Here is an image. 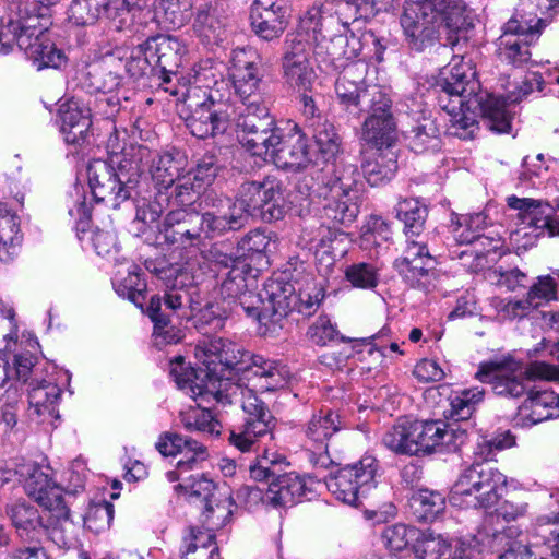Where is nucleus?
Instances as JSON below:
<instances>
[{
	"label": "nucleus",
	"mask_w": 559,
	"mask_h": 559,
	"mask_svg": "<svg viewBox=\"0 0 559 559\" xmlns=\"http://www.w3.org/2000/svg\"><path fill=\"white\" fill-rule=\"evenodd\" d=\"M475 76L472 67L461 61L452 66L441 87L438 102L452 116L453 128L469 129L474 126L475 114L479 112L487 129L508 133L511 130V116L507 105L520 103L535 91L542 92L545 84L542 74L533 72L504 97L480 93V84Z\"/></svg>",
	"instance_id": "1"
},
{
	"label": "nucleus",
	"mask_w": 559,
	"mask_h": 559,
	"mask_svg": "<svg viewBox=\"0 0 559 559\" xmlns=\"http://www.w3.org/2000/svg\"><path fill=\"white\" fill-rule=\"evenodd\" d=\"M183 162L178 152L159 154L146 146H131L121 153H112L110 163L102 159L91 162L87 167L88 185L96 202L117 209L132 198L145 165L162 192V189L174 186L183 170Z\"/></svg>",
	"instance_id": "2"
},
{
	"label": "nucleus",
	"mask_w": 559,
	"mask_h": 559,
	"mask_svg": "<svg viewBox=\"0 0 559 559\" xmlns=\"http://www.w3.org/2000/svg\"><path fill=\"white\" fill-rule=\"evenodd\" d=\"M250 272L248 264H239L222 273L217 299L236 317L245 314L257 321L262 334L266 318H275L276 321L287 312L290 288H282L281 283L271 282L264 286L263 293H258L254 277L247 278Z\"/></svg>",
	"instance_id": "3"
},
{
	"label": "nucleus",
	"mask_w": 559,
	"mask_h": 559,
	"mask_svg": "<svg viewBox=\"0 0 559 559\" xmlns=\"http://www.w3.org/2000/svg\"><path fill=\"white\" fill-rule=\"evenodd\" d=\"M195 357L205 366L206 377L216 376L217 366L252 373L260 391H275L287 385L289 370L277 361L251 354L240 345L223 337H206L195 346Z\"/></svg>",
	"instance_id": "4"
},
{
	"label": "nucleus",
	"mask_w": 559,
	"mask_h": 559,
	"mask_svg": "<svg viewBox=\"0 0 559 559\" xmlns=\"http://www.w3.org/2000/svg\"><path fill=\"white\" fill-rule=\"evenodd\" d=\"M465 4L461 0H405L400 23L409 49L423 52L440 40V28L465 27Z\"/></svg>",
	"instance_id": "5"
},
{
	"label": "nucleus",
	"mask_w": 559,
	"mask_h": 559,
	"mask_svg": "<svg viewBox=\"0 0 559 559\" xmlns=\"http://www.w3.org/2000/svg\"><path fill=\"white\" fill-rule=\"evenodd\" d=\"M359 178V171L353 164H328L322 169L314 191L328 201L324 205L328 217L343 225L356 218Z\"/></svg>",
	"instance_id": "6"
},
{
	"label": "nucleus",
	"mask_w": 559,
	"mask_h": 559,
	"mask_svg": "<svg viewBox=\"0 0 559 559\" xmlns=\"http://www.w3.org/2000/svg\"><path fill=\"white\" fill-rule=\"evenodd\" d=\"M506 476L489 464L473 463L454 483L450 503L460 508H490L506 486Z\"/></svg>",
	"instance_id": "7"
},
{
	"label": "nucleus",
	"mask_w": 559,
	"mask_h": 559,
	"mask_svg": "<svg viewBox=\"0 0 559 559\" xmlns=\"http://www.w3.org/2000/svg\"><path fill=\"white\" fill-rule=\"evenodd\" d=\"M476 378L490 383L497 395L519 397L527 391V382L531 380L559 379V369L540 361L524 369L519 361L506 360L501 364L481 365Z\"/></svg>",
	"instance_id": "8"
},
{
	"label": "nucleus",
	"mask_w": 559,
	"mask_h": 559,
	"mask_svg": "<svg viewBox=\"0 0 559 559\" xmlns=\"http://www.w3.org/2000/svg\"><path fill=\"white\" fill-rule=\"evenodd\" d=\"M546 22L536 16L513 14L502 26V34L497 39V57L507 64L521 68L531 61L530 46L540 37Z\"/></svg>",
	"instance_id": "9"
},
{
	"label": "nucleus",
	"mask_w": 559,
	"mask_h": 559,
	"mask_svg": "<svg viewBox=\"0 0 559 559\" xmlns=\"http://www.w3.org/2000/svg\"><path fill=\"white\" fill-rule=\"evenodd\" d=\"M379 464L376 457L365 455L325 480L329 491L340 501L358 506L362 499L376 498Z\"/></svg>",
	"instance_id": "10"
},
{
	"label": "nucleus",
	"mask_w": 559,
	"mask_h": 559,
	"mask_svg": "<svg viewBox=\"0 0 559 559\" xmlns=\"http://www.w3.org/2000/svg\"><path fill=\"white\" fill-rule=\"evenodd\" d=\"M285 190L286 187L281 178L267 175L261 180L241 183L235 201L247 217L260 215L264 221H277L285 213Z\"/></svg>",
	"instance_id": "11"
},
{
	"label": "nucleus",
	"mask_w": 559,
	"mask_h": 559,
	"mask_svg": "<svg viewBox=\"0 0 559 559\" xmlns=\"http://www.w3.org/2000/svg\"><path fill=\"white\" fill-rule=\"evenodd\" d=\"M241 395V407L248 417L243 424L230 429L228 442L240 452H250L262 438H273L275 418L252 389H242Z\"/></svg>",
	"instance_id": "12"
},
{
	"label": "nucleus",
	"mask_w": 559,
	"mask_h": 559,
	"mask_svg": "<svg viewBox=\"0 0 559 559\" xmlns=\"http://www.w3.org/2000/svg\"><path fill=\"white\" fill-rule=\"evenodd\" d=\"M236 124L239 141L252 155H265V144L276 140L274 132L278 127L263 99L241 103Z\"/></svg>",
	"instance_id": "13"
},
{
	"label": "nucleus",
	"mask_w": 559,
	"mask_h": 559,
	"mask_svg": "<svg viewBox=\"0 0 559 559\" xmlns=\"http://www.w3.org/2000/svg\"><path fill=\"white\" fill-rule=\"evenodd\" d=\"M312 46L305 34H288L284 41L281 59L284 82L299 91L310 92L317 79L311 63Z\"/></svg>",
	"instance_id": "14"
},
{
	"label": "nucleus",
	"mask_w": 559,
	"mask_h": 559,
	"mask_svg": "<svg viewBox=\"0 0 559 559\" xmlns=\"http://www.w3.org/2000/svg\"><path fill=\"white\" fill-rule=\"evenodd\" d=\"M217 93L218 90H211L205 99L195 104L186 118V126L193 136L206 139L223 134L229 128L234 114L233 105Z\"/></svg>",
	"instance_id": "15"
},
{
	"label": "nucleus",
	"mask_w": 559,
	"mask_h": 559,
	"mask_svg": "<svg viewBox=\"0 0 559 559\" xmlns=\"http://www.w3.org/2000/svg\"><path fill=\"white\" fill-rule=\"evenodd\" d=\"M344 428L340 415L331 409L313 414L304 428V447L310 453L309 460L316 467L329 468L333 460L328 448L331 438Z\"/></svg>",
	"instance_id": "16"
},
{
	"label": "nucleus",
	"mask_w": 559,
	"mask_h": 559,
	"mask_svg": "<svg viewBox=\"0 0 559 559\" xmlns=\"http://www.w3.org/2000/svg\"><path fill=\"white\" fill-rule=\"evenodd\" d=\"M393 265L409 287L425 293L435 287V259L423 241H406L402 257L397 258Z\"/></svg>",
	"instance_id": "17"
},
{
	"label": "nucleus",
	"mask_w": 559,
	"mask_h": 559,
	"mask_svg": "<svg viewBox=\"0 0 559 559\" xmlns=\"http://www.w3.org/2000/svg\"><path fill=\"white\" fill-rule=\"evenodd\" d=\"M274 135L276 140L265 144L266 154L260 157L282 168H299L308 162L307 139L298 124L289 126L287 131L278 127Z\"/></svg>",
	"instance_id": "18"
},
{
	"label": "nucleus",
	"mask_w": 559,
	"mask_h": 559,
	"mask_svg": "<svg viewBox=\"0 0 559 559\" xmlns=\"http://www.w3.org/2000/svg\"><path fill=\"white\" fill-rule=\"evenodd\" d=\"M376 103H372L367 110L369 117L362 126L361 139L367 144L381 150L389 147L395 139V123L390 112L391 100L383 93L374 94Z\"/></svg>",
	"instance_id": "19"
},
{
	"label": "nucleus",
	"mask_w": 559,
	"mask_h": 559,
	"mask_svg": "<svg viewBox=\"0 0 559 559\" xmlns=\"http://www.w3.org/2000/svg\"><path fill=\"white\" fill-rule=\"evenodd\" d=\"M418 455L435 451H451L459 448L465 438V430L443 420H416Z\"/></svg>",
	"instance_id": "20"
},
{
	"label": "nucleus",
	"mask_w": 559,
	"mask_h": 559,
	"mask_svg": "<svg viewBox=\"0 0 559 559\" xmlns=\"http://www.w3.org/2000/svg\"><path fill=\"white\" fill-rule=\"evenodd\" d=\"M205 238L212 239L223 236L228 231H236L247 224V215L242 209L230 198H215L212 201V210L202 214Z\"/></svg>",
	"instance_id": "21"
},
{
	"label": "nucleus",
	"mask_w": 559,
	"mask_h": 559,
	"mask_svg": "<svg viewBox=\"0 0 559 559\" xmlns=\"http://www.w3.org/2000/svg\"><path fill=\"white\" fill-rule=\"evenodd\" d=\"M144 63L159 67L164 73L163 82H170L168 73L175 72L186 52L185 46L176 37L157 35L148 38L142 46Z\"/></svg>",
	"instance_id": "22"
},
{
	"label": "nucleus",
	"mask_w": 559,
	"mask_h": 559,
	"mask_svg": "<svg viewBox=\"0 0 559 559\" xmlns=\"http://www.w3.org/2000/svg\"><path fill=\"white\" fill-rule=\"evenodd\" d=\"M156 450L164 456L182 455L178 461L179 471H193L200 463L209 457L207 448L192 439L176 432H164L155 443Z\"/></svg>",
	"instance_id": "23"
},
{
	"label": "nucleus",
	"mask_w": 559,
	"mask_h": 559,
	"mask_svg": "<svg viewBox=\"0 0 559 559\" xmlns=\"http://www.w3.org/2000/svg\"><path fill=\"white\" fill-rule=\"evenodd\" d=\"M508 206L518 211V219L522 225L532 227L548 236H559V214L548 204L539 201L511 195L507 199Z\"/></svg>",
	"instance_id": "24"
},
{
	"label": "nucleus",
	"mask_w": 559,
	"mask_h": 559,
	"mask_svg": "<svg viewBox=\"0 0 559 559\" xmlns=\"http://www.w3.org/2000/svg\"><path fill=\"white\" fill-rule=\"evenodd\" d=\"M126 1L122 0H72L68 10L71 22L78 26L95 24L102 16L120 25V15L124 14Z\"/></svg>",
	"instance_id": "25"
},
{
	"label": "nucleus",
	"mask_w": 559,
	"mask_h": 559,
	"mask_svg": "<svg viewBox=\"0 0 559 559\" xmlns=\"http://www.w3.org/2000/svg\"><path fill=\"white\" fill-rule=\"evenodd\" d=\"M335 93L343 108L354 116L376 103L374 94L382 93L377 86L370 88L361 86L353 80L352 69H346L335 82Z\"/></svg>",
	"instance_id": "26"
},
{
	"label": "nucleus",
	"mask_w": 559,
	"mask_h": 559,
	"mask_svg": "<svg viewBox=\"0 0 559 559\" xmlns=\"http://www.w3.org/2000/svg\"><path fill=\"white\" fill-rule=\"evenodd\" d=\"M17 473L24 478V487L45 510L63 502L59 486L52 485L48 475L35 463L20 466Z\"/></svg>",
	"instance_id": "27"
},
{
	"label": "nucleus",
	"mask_w": 559,
	"mask_h": 559,
	"mask_svg": "<svg viewBox=\"0 0 559 559\" xmlns=\"http://www.w3.org/2000/svg\"><path fill=\"white\" fill-rule=\"evenodd\" d=\"M519 416L530 425L559 416V394L552 391H528L526 400L519 407Z\"/></svg>",
	"instance_id": "28"
},
{
	"label": "nucleus",
	"mask_w": 559,
	"mask_h": 559,
	"mask_svg": "<svg viewBox=\"0 0 559 559\" xmlns=\"http://www.w3.org/2000/svg\"><path fill=\"white\" fill-rule=\"evenodd\" d=\"M306 492L305 479L297 473H282L269 483L264 499L274 507L297 503Z\"/></svg>",
	"instance_id": "29"
},
{
	"label": "nucleus",
	"mask_w": 559,
	"mask_h": 559,
	"mask_svg": "<svg viewBox=\"0 0 559 559\" xmlns=\"http://www.w3.org/2000/svg\"><path fill=\"white\" fill-rule=\"evenodd\" d=\"M38 16H27L14 20L10 17L0 24V53L12 51L14 45L21 50L29 47V39L36 36Z\"/></svg>",
	"instance_id": "30"
},
{
	"label": "nucleus",
	"mask_w": 559,
	"mask_h": 559,
	"mask_svg": "<svg viewBox=\"0 0 559 559\" xmlns=\"http://www.w3.org/2000/svg\"><path fill=\"white\" fill-rule=\"evenodd\" d=\"M61 132L68 143L79 144L92 126L91 110L78 102H68L59 108Z\"/></svg>",
	"instance_id": "31"
},
{
	"label": "nucleus",
	"mask_w": 559,
	"mask_h": 559,
	"mask_svg": "<svg viewBox=\"0 0 559 559\" xmlns=\"http://www.w3.org/2000/svg\"><path fill=\"white\" fill-rule=\"evenodd\" d=\"M330 34L325 33L316 40L317 45L312 51L318 57L325 55L326 60L333 62L341 58L352 59L360 53V40L353 32L348 35V27L344 29V33L328 38Z\"/></svg>",
	"instance_id": "32"
},
{
	"label": "nucleus",
	"mask_w": 559,
	"mask_h": 559,
	"mask_svg": "<svg viewBox=\"0 0 559 559\" xmlns=\"http://www.w3.org/2000/svg\"><path fill=\"white\" fill-rule=\"evenodd\" d=\"M49 519L46 525L50 539L60 548L70 549L76 545V526L70 520V509L63 501L46 510Z\"/></svg>",
	"instance_id": "33"
},
{
	"label": "nucleus",
	"mask_w": 559,
	"mask_h": 559,
	"mask_svg": "<svg viewBox=\"0 0 559 559\" xmlns=\"http://www.w3.org/2000/svg\"><path fill=\"white\" fill-rule=\"evenodd\" d=\"M23 242L21 219L7 204L0 203V259L11 261Z\"/></svg>",
	"instance_id": "34"
},
{
	"label": "nucleus",
	"mask_w": 559,
	"mask_h": 559,
	"mask_svg": "<svg viewBox=\"0 0 559 559\" xmlns=\"http://www.w3.org/2000/svg\"><path fill=\"white\" fill-rule=\"evenodd\" d=\"M282 288L289 287V297L288 298V309L287 312L280 319V320H273L274 318H266L264 329L262 330V335L275 337L280 335V332L284 328V321L286 317L292 312L293 310L298 311L299 313L309 317L313 314L321 302L322 298H319V293L316 295H311L309 293H300L298 296L294 293V287L290 284H282Z\"/></svg>",
	"instance_id": "35"
},
{
	"label": "nucleus",
	"mask_w": 559,
	"mask_h": 559,
	"mask_svg": "<svg viewBox=\"0 0 559 559\" xmlns=\"http://www.w3.org/2000/svg\"><path fill=\"white\" fill-rule=\"evenodd\" d=\"M338 25L343 29L348 27H344L342 21L338 20V14L336 9H333L332 2L313 4L300 17V27L307 33L312 32L314 40H318V35L332 33Z\"/></svg>",
	"instance_id": "36"
},
{
	"label": "nucleus",
	"mask_w": 559,
	"mask_h": 559,
	"mask_svg": "<svg viewBox=\"0 0 559 559\" xmlns=\"http://www.w3.org/2000/svg\"><path fill=\"white\" fill-rule=\"evenodd\" d=\"M146 314L154 323L153 338L155 346L162 348L169 344H177L182 340V331L171 324L168 314L162 309V298L159 296L151 298Z\"/></svg>",
	"instance_id": "37"
},
{
	"label": "nucleus",
	"mask_w": 559,
	"mask_h": 559,
	"mask_svg": "<svg viewBox=\"0 0 559 559\" xmlns=\"http://www.w3.org/2000/svg\"><path fill=\"white\" fill-rule=\"evenodd\" d=\"M396 218L403 223L407 241L420 237L425 230L428 207L418 199H403L395 206Z\"/></svg>",
	"instance_id": "38"
},
{
	"label": "nucleus",
	"mask_w": 559,
	"mask_h": 559,
	"mask_svg": "<svg viewBox=\"0 0 559 559\" xmlns=\"http://www.w3.org/2000/svg\"><path fill=\"white\" fill-rule=\"evenodd\" d=\"M7 514L22 537H29L31 534L48 528L36 506L25 500L8 504Z\"/></svg>",
	"instance_id": "39"
},
{
	"label": "nucleus",
	"mask_w": 559,
	"mask_h": 559,
	"mask_svg": "<svg viewBox=\"0 0 559 559\" xmlns=\"http://www.w3.org/2000/svg\"><path fill=\"white\" fill-rule=\"evenodd\" d=\"M27 58L33 60L38 70L44 68H59L64 63V55L57 49L37 25L36 36L29 39V47L24 49Z\"/></svg>",
	"instance_id": "40"
},
{
	"label": "nucleus",
	"mask_w": 559,
	"mask_h": 559,
	"mask_svg": "<svg viewBox=\"0 0 559 559\" xmlns=\"http://www.w3.org/2000/svg\"><path fill=\"white\" fill-rule=\"evenodd\" d=\"M361 169L368 183L377 187L393 178L397 169V162L393 152L377 150L365 157Z\"/></svg>",
	"instance_id": "41"
},
{
	"label": "nucleus",
	"mask_w": 559,
	"mask_h": 559,
	"mask_svg": "<svg viewBox=\"0 0 559 559\" xmlns=\"http://www.w3.org/2000/svg\"><path fill=\"white\" fill-rule=\"evenodd\" d=\"M416 432V420H399L384 433L382 442L397 454L418 455Z\"/></svg>",
	"instance_id": "42"
},
{
	"label": "nucleus",
	"mask_w": 559,
	"mask_h": 559,
	"mask_svg": "<svg viewBox=\"0 0 559 559\" xmlns=\"http://www.w3.org/2000/svg\"><path fill=\"white\" fill-rule=\"evenodd\" d=\"M286 11L285 7H275V11L253 12L251 25L254 33L267 41L280 38L287 25Z\"/></svg>",
	"instance_id": "43"
},
{
	"label": "nucleus",
	"mask_w": 559,
	"mask_h": 559,
	"mask_svg": "<svg viewBox=\"0 0 559 559\" xmlns=\"http://www.w3.org/2000/svg\"><path fill=\"white\" fill-rule=\"evenodd\" d=\"M454 548H463L457 543ZM453 554V544L441 534L425 532L414 545L415 559H449Z\"/></svg>",
	"instance_id": "44"
},
{
	"label": "nucleus",
	"mask_w": 559,
	"mask_h": 559,
	"mask_svg": "<svg viewBox=\"0 0 559 559\" xmlns=\"http://www.w3.org/2000/svg\"><path fill=\"white\" fill-rule=\"evenodd\" d=\"M61 390L51 381L29 382L28 403L37 415L53 414Z\"/></svg>",
	"instance_id": "45"
},
{
	"label": "nucleus",
	"mask_w": 559,
	"mask_h": 559,
	"mask_svg": "<svg viewBox=\"0 0 559 559\" xmlns=\"http://www.w3.org/2000/svg\"><path fill=\"white\" fill-rule=\"evenodd\" d=\"M288 462L283 454L271 449H264L261 455H258L255 462L250 465V478L255 481L270 483L272 479L285 472Z\"/></svg>",
	"instance_id": "46"
},
{
	"label": "nucleus",
	"mask_w": 559,
	"mask_h": 559,
	"mask_svg": "<svg viewBox=\"0 0 559 559\" xmlns=\"http://www.w3.org/2000/svg\"><path fill=\"white\" fill-rule=\"evenodd\" d=\"M310 123L309 129L319 148L320 154L325 160H330L341 152L342 140L334 124L326 118L314 120Z\"/></svg>",
	"instance_id": "47"
},
{
	"label": "nucleus",
	"mask_w": 559,
	"mask_h": 559,
	"mask_svg": "<svg viewBox=\"0 0 559 559\" xmlns=\"http://www.w3.org/2000/svg\"><path fill=\"white\" fill-rule=\"evenodd\" d=\"M408 146L415 153H424L429 148H437L439 145L438 129L435 121L423 117L414 126L405 131Z\"/></svg>",
	"instance_id": "48"
},
{
	"label": "nucleus",
	"mask_w": 559,
	"mask_h": 559,
	"mask_svg": "<svg viewBox=\"0 0 559 559\" xmlns=\"http://www.w3.org/2000/svg\"><path fill=\"white\" fill-rule=\"evenodd\" d=\"M484 390L479 388L464 389L450 397L449 416L454 421L468 420L483 401Z\"/></svg>",
	"instance_id": "49"
},
{
	"label": "nucleus",
	"mask_w": 559,
	"mask_h": 559,
	"mask_svg": "<svg viewBox=\"0 0 559 559\" xmlns=\"http://www.w3.org/2000/svg\"><path fill=\"white\" fill-rule=\"evenodd\" d=\"M180 424L188 431H200L209 435H219L221 424L214 418L211 411L198 406H190L179 413Z\"/></svg>",
	"instance_id": "50"
},
{
	"label": "nucleus",
	"mask_w": 559,
	"mask_h": 559,
	"mask_svg": "<svg viewBox=\"0 0 559 559\" xmlns=\"http://www.w3.org/2000/svg\"><path fill=\"white\" fill-rule=\"evenodd\" d=\"M412 508L419 521L432 522L444 510L445 499L437 491L423 489L413 496Z\"/></svg>",
	"instance_id": "51"
},
{
	"label": "nucleus",
	"mask_w": 559,
	"mask_h": 559,
	"mask_svg": "<svg viewBox=\"0 0 559 559\" xmlns=\"http://www.w3.org/2000/svg\"><path fill=\"white\" fill-rule=\"evenodd\" d=\"M195 316V328L203 334L222 330L225 321L235 317L228 312L224 305L217 299L216 302H209L205 307L199 309Z\"/></svg>",
	"instance_id": "52"
},
{
	"label": "nucleus",
	"mask_w": 559,
	"mask_h": 559,
	"mask_svg": "<svg viewBox=\"0 0 559 559\" xmlns=\"http://www.w3.org/2000/svg\"><path fill=\"white\" fill-rule=\"evenodd\" d=\"M231 506L233 500L229 496L216 498L204 503V510L202 512L203 523L213 532L225 526L233 514Z\"/></svg>",
	"instance_id": "53"
},
{
	"label": "nucleus",
	"mask_w": 559,
	"mask_h": 559,
	"mask_svg": "<svg viewBox=\"0 0 559 559\" xmlns=\"http://www.w3.org/2000/svg\"><path fill=\"white\" fill-rule=\"evenodd\" d=\"M87 80L90 88L100 93L112 92L121 82L120 75L109 69L106 60L90 67Z\"/></svg>",
	"instance_id": "54"
},
{
	"label": "nucleus",
	"mask_w": 559,
	"mask_h": 559,
	"mask_svg": "<svg viewBox=\"0 0 559 559\" xmlns=\"http://www.w3.org/2000/svg\"><path fill=\"white\" fill-rule=\"evenodd\" d=\"M192 8V0H159L164 23L173 28H180L191 20Z\"/></svg>",
	"instance_id": "55"
},
{
	"label": "nucleus",
	"mask_w": 559,
	"mask_h": 559,
	"mask_svg": "<svg viewBox=\"0 0 559 559\" xmlns=\"http://www.w3.org/2000/svg\"><path fill=\"white\" fill-rule=\"evenodd\" d=\"M417 530L403 523H395L385 526L381 532V539L386 549L392 552H400L407 548L415 539Z\"/></svg>",
	"instance_id": "56"
},
{
	"label": "nucleus",
	"mask_w": 559,
	"mask_h": 559,
	"mask_svg": "<svg viewBox=\"0 0 559 559\" xmlns=\"http://www.w3.org/2000/svg\"><path fill=\"white\" fill-rule=\"evenodd\" d=\"M236 94L241 103L263 99L261 93L263 73L262 70L236 74L231 76Z\"/></svg>",
	"instance_id": "57"
},
{
	"label": "nucleus",
	"mask_w": 559,
	"mask_h": 559,
	"mask_svg": "<svg viewBox=\"0 0 559 559\" xmlns=\"http://www.w3.org/2000/svg\"><path fill=\"white\" fill-rule=\"evenodd\" d=\"M202 218V214L186 209L169 212V222L180 223L185 229H189V233H193V237H189L191 247L200 246L203 239H206Z\"/></svg>",
	"instance_id": "58"
},
{
	"label": "nucleus",
	"mask_w": 559,
	"mask_h": 559,
	"mask_svg": "<svg viewBox=\"0 0 559 559\" xmlns=\"http://www.w3.org/2000/svg\"><path fill=\"white\" fill-rule=\"evenodd\" d=\"M202 218V214L186 209L169 212V222L180 223L185 229H189V233H193V237H189L191 247L200 246L203 239H206Z\"/></svg>",
	"instance_id": "59"
},
{
	"label": "nucleus",
	"mask_w": 559,
	"mask_h": 559,
	"mask_svg": "<svg viewBox=\"0 0 559 559\" xmlns=\"http://www.w3.org/2000/svg\"><path fill=\"white\" fill-rule=\"evenodd\" d=\"M346 280L356 288L372 289L379 283L378 270L369 263L360 262L349 265L345 272Z\"/></svg>",
	"instance_id": "60"
},
{
	"label": "nucleus",
	"mask_w": 559,
	"mask_h": 559,
	"mask_svg": "<svg viewBox=\"0 0 559 559\" xmlns=\"http://www.w3.org/2000/svg\"><path fill=\"white\" fill-rule=\"evenodd\" d=\"M262 70V58L252 48H236L230 56V76Z\"/></svg>",
	"instance_id": "61"
},
{
	"label": "nucleus",
	"mask_w": 559,
	"mask_h": 559,
	"mask_svg": "<svg viewBox=\"0 0 559 559\" xmlns=\"http://www.w3.org/2000/svg\"><path fill=\"white\" fill-rule=\"evenodd\" d=\"M195 31L207 44H217L223 40L224 26L221 21L209 11H199L194 23Z\"/></svg>",
	"instance_id": "62"
},
{
	"label": "nucleus",
	"mask_w": 559,
	"mask_h": 559,
	"mask_svg": "<svg viewBox=\"0 0 559 559\" xmlns=\"http://www.w3.org/2000/svg\"><path fill=\"white\" fill-rule=\"evenodd\" d=\"M204 188L188 173L181 170L174 183V199L179 205L191 204Z\"/></svg>",
	"instance_id": "63"
},
{
	"label": "nucleus",
	"mask_w": 559,
	"mask_h": 559,
	"mask_svg": "<svg viewBox=\"0 0 559 559\" xmlns=\"http://www.w3.org/2000/svg\"><path fill=\"white\" fill-rule=\"evenodd\" d=\"M526 297L533 307H538L543 301L557 300V283L555 278L551 275L538 276L536 282L530 287Z\"/></svg>",
	"instance_id": "64"
}]
</instances>
